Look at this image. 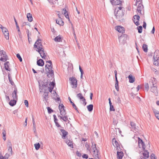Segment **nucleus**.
<instances>
[{
  "label": "nucleus",
  "instance_id": "1",
  "mask_svg": "<svg viewBox=\"0 0 159 159\" xmlns=\"http://www.w3.org/2000/svg\"><path fill=\"white\" fill-rule=\"evenodd\" d=\"M156 79L153 78L149 82L150 91L153 93L155 96H158V89Z\"/></svg>",
  "mask_w": 159,
  "mask_h": 159
},
{
  "label": "nucleus",
  "instance_id": "2",
  "mask_svg": "<svg viewBox=\"0 0 159 159\" xmlns=\"http://www.w3.org/2000/svg\"><path fill=\"white\" fill-rule=\"evenodd\" d=\"M46 63H48L49 64H46L45 66L46 73L47 74L48 78L52 77L54 75V71L52 70V64L51 61H46Z\"/></svg>",
  "mask_w": 159,
  "mask_h": 159
},
{
  "label": "nucleus",
  "instance_id": "3",
  "mask_svg": "<svg viewBox=\"0 0 159 159\" xmlns=\"http://www.w3.org/2000/svg\"><path fill=\"white\" fill-rule=\"evenodd\" d=\"M124 10H117L116 8L115 10V13L116 14V18L117 19H120L122 18L124 15Z\"/></svg>",
  "mask_w": 159,
  "mask_h": 159
},
{
  "label": "nucleus",
  "instance_id": "4",
  "mask_svg": "<svg viewBox=\"0 0 159 159\" xmlns=\"http://www.w3.org/2000/svg\"><path fill=\"white\" fill-rule=\"evenodd\" d=\"M69 80L70 81L72 88L75 89L77 86V80L74 77H72L69 78Z\"/></svg>",
  "mask_w": 159,
  "mask_h": 159
},
{
  "label": "nucleus",
  "instance_id": "5",
  "mask_svg": "<svg viewBox=\"0 0 159 159\" xmlns=\"http://www.w3.org/2000/svg\"><path fill=\"white\" fill-rule=\"evenodd\" d=\"M7 56L6 52L3 50L0 51V60L3 61H5L7 60Z\"/></svg>",
  "mask_w": 159,
  "mask_h": 159
},
{
  "label": "nucleus",
  "instance_id": "6",
  "mask_svg": "<svg viewBox=\"0 0 159 159\" xmlns=\"http://www.w3.org/2000/svg\"><path fill=\"white\" fill-rule=\"evenodd\" d=\"M34 48H36L37 49V50L40 49V48H43L42 43H41V40L40 39H38L34 45Z\"/></svg>",
  "mask_w": 159,
  "mask_h": 159
},
{
  "label": "nucleus",
  "instance_id": "7",
  "mask_svg": "<svg viewBox=\"0 0 159 159\" xmlns=\"http://www.w3.org/2000/svg\"><path fill=\"white\" fill-rule=\"evenodd\" d=\"M40 48V49L38 50H36V51L40 54V56L42 58L44 59L47 57V53L44 51L43 48Z\"/></svg>",
  "mask_w": 159,
  "mask_h": 159
},
{
  "label": "nucleus",
  "instance_id": "8",
  "mask_svg": "<svg viewBox=\"0 0 159 159\" xmlns=\"http://www.w3.org/2000/svg\"><path fill=\"white\" fill-rule=\"evenodd\" d=\"M60 111V114L62 116H65L66 114V112L64 109V107L62 104H60L58 107Z\"/></svg>",
  "mask_w": 159,
  "mask_h": 159
},
{
  "label": "nucleus",
  "instance_id": "9",
  "mask_svg": "<svg viewBox=\"0 0 159 159\" xmlns=\"http://www.w3.org/2000/svg\"><path fill=\"white\" fill-rule=\"evenodd\" d=\"M143 156H141L140 158V159H147L149 157V152H148L147 150L145 149H143Z\"/></svg>",
  "mask_w": 159,
  "mask_h": 159
},
{
  "label": "nucleus",
  "instance_id": "10",
  "mask_svg": "<svg viewBox=\"0 0 159 159\" xmlns=\"http://www.w3.org/2000/svg\"><path fill=\"white\" fill-rule=\"evenodd\" d=\"M112 142L113 146L116 148V149L119 150L120 149L119 143L117 141L115 138H113L112 140Z\"/></svg>",
  "mask_w": 159,
  "mask_h": 159
},
{
  "label": "nucleus",
  "instance_id": "11",
  "mask_svg": "<svg viewBox=\"0 0 159 159\" xmlns=\"http://www.w3.org/2000/svg\"><path fill=\"white\" fill-rule=\"evenodd\" d=\"M138 142L139 148H142L143 149H145V145L143 140L140 138L138 137Z\"/></svg>",
  "mask_w": 159,
  "mask_h": 159
},
{
  "label": "nucleus",
  "instance_id": "12",
  "mask_svg": "<svg viewBox=\"0 0 159 159\" xmlns=\"http://www.w3.org/2000/svg\"><path fill=\"white\" fill-rule=\"evenodd\" d=\"M2 31L4 34L5 38L7 40H8L9 39V34L8 31L7 29L5 27L3 28L2 30Z\"/></svg>",
  "mask_w": 159,
  "mask_h": 159
},
{
  "label": "nucleus",
  "instance_id": "13",
  "mask_svg": "<svg viewBox=\"0 0 159 159\" xmlns=\"http://www.w3.org/2000/svg\"><path fill=\"white\" fill-rule=\"evenodd\" d=\"M134 19V22L135 24L137 25L138 26L139 25V21L140 18V16L139 15H135L133 16Z\"/></svg>",
  "mask_w": 159,
  "mask_h": 159
},
{
  "label": "nucleus",
  "instance_id": "14",
  "mask_svg": "<svg viewBox=\"0 0 159 159\" xmlns=\"http://www.w3.org/2000/svg\"><path fill=\"white\" fill-rule=\"evenodd\" d=\"M15 88H14V90L12 93V95L13 99L17 100L18 98L17 95V90L15 85Z\"/></svg>",
  "mask_w": 159,
  "mask_h": 159
},
{
  "label": "nucleus",
  "instance_id": "15",
  "mask_svg": "<svg viewBox=\"0 0 159 159\" xmlns=\"http://www.w3.org/2000/svg\"><path fill=\"white\" fill-rule=\"evenodd\" d=\"M116 29L119 32L123 34L125 32L124 28L121 26H118L116 27Z\"/></svg>",
  "mask_w": 159,
  "mask_h": 159
},
{
  "label": "nucleus",
  "instance_id": "16",
  "mask_svg": "<svg viewBox=\"0 0 159 159\" xmlns=\"http://www.w3.org/2000/svg\"><path fill=\"white\" fill-rule=\"evenodd\" d=\"M94 157L95 159H100L99 158V151L97 150L93 151Z\"/></svg>",
  "mask_w": 159,
  "mask_h": 159
},
{
  "label": "nucleus",
  "instance_id": "17",
  "mask_svg": "<svg viewBox=\"0 0 159 159\" xmlns=\"http://www.w3.org/2000/svg\"><path fill=\"white\" fill-rule=\"evenodd\" d=\"M111 4L114 5H119L121 3L120 0H110Z\"/></svg>",
  "mask_w": 159,
  "mask_h": 159
},
{
  "label": "nucleus",
  "instance_id": "18",
  "mask_svg": "<svg viewBox=\"0 0 159 159\" xmlns=\"http://www.w3.org/2000/svg\"><path fill=\"white\" fill-rule=\"evenodd\" d=\"M153 59H159V50H156L154 52L153 57Z\"/></svg>",
  "mask_w": 159,
  "mask_h": 159
},
{
  "label": "nucleus",
  "instance_id": "19",
  "mask_svg": "<svg viewBox=\"0 0 159 159\" xmlns=\"http://www.w3.org/2000/svg\"><path fill=\"white\" fill-rule=\"evenodd\" d=\"M58 118H60V119L64 121L65 122H66L68 120V117L67 116H61L60 115L58 116Z\"/></svg>",
  "mask_w": 159,
  "mask_h": 159
},
{
  "label": "nucleus",
  "instance_id": "20",
  "mask_svg": "<svg viewBox=\"0 0 159 159\" xmlns=\"http://www.w3.org/2000/svg\"><path fill=\"white\" fill-rule=\"evenodd\" d=\"M68 100H69L70 102L72 104V107L74 108L76 111L78 113H79V111L78 110V109L77 107L75 105V104L71 101V99L70 97H68Z\"/></svg>",
  "mask_w": 159,
  "mask_h": 159
},
{
  "label": "nucleus",
  "instance_id": "21",
  "mask_svg": "<svg viewBox=\"0 0 159 159\" xmlns=\"http://www.w3.org/2000/svg\"><path fill=\"white\" fill-rule=\"evenodd\" d=\"M37 65L39 66H43L44 64V61L42 59H40L37 60Z\"/></svg>",
  "mask_w": 159,
  "mask_h": 159
},
{
  "label": "nucleus",
  "instance_id": "22",
  "mask_svg": "<svg viewBox=\"0 0 159 159\" xmlns=\"http://www.w3.org/2000/svg\"><path fill=\"white\" fill-rule=\"evenodd\" d=\"M117 157L118 159H122L123 156V153L122 152L117 151Z\"/></svg>",
  "mask_w": 159,
  "mask_h": 159
},
{
  "label": "nucleus",
  "instance_id": "23",
  "mask_svg": "<svg viewBox=\"0 0 159 159\" xmlns=\"http://www.w3.org/2000/svg\"><path fill=\"white\" fill-rule=\"evenodd\" d=\"M65 142L68 144V145L72 148H73L72 141L67 139L65 140Z\"/></svg>",
  "mask_w": 159,
  "mask_h": 159
},
{
  "label": "nucleus",
  "instance_id": "24",
  "mask_svg": "<svg viewBox=\"0 0 159 159\" xmlns=\"http://www.w3.org/2000/svg\"><path fill=\"white\" fill-rule=\"evenodd\" d=\"M129 80V82L130 83H133L135 81V78L132 75H130L128 77Z\"/></svg>",
  "mask_w": 159,
  "mask_h": 159
},
{
  "label": "nucleus",
  "instance_id": "25",
  "mask_svg": "<svg viewBox=\"0 0 159 159\" xmlns=\"http://www.w3.org/2000/svg\"><path fill=\"white\" fill-rule=\"evenodd\" d=\"M60 131L62 133V138L64 139L67 135L68 134V132L63 129H61Z\"/></svg>",
  "mask_w": 159,
  "mask_h": 159
},
{
  "label": "nucleus",
  "instance_id": "26",
  "mask_svg": "<svg viewBox=\"0 0 159 159\" xmlns=\"http://www.w3.org/2000/svg\"><path fill=\"white\" fill-rule=\"evenodd\" d=\"M27 17L28 18V20L30 22H31L33 21V17L32 15L30 13H28L27 14Z\"/></svg>",
  "mask_w": 159,
  "mask_h": 159
},
{
  "label": "nucleus",
  "instance_id": "27",
  "mask_svg": "<svg viewBox=\"0 0 159 159\" xmlns=\"http://www.w3.org/2000/svg\"><path fill=\"white\" fill-rule=\"evenodd\" d=\"M9 63L8 61H6L4 65L5 70H7L10 71L11 69L9 68Z\"/></svg>",
  "mask_w": 159,
  "mask_h": 159
},
{
  "label": "nucleus",
  "instance_id": "28",
  "mask_svg": "<svg viewBox=\"0 0 159 159\" xmlns=\"http://www.w3.org/2000/svg\"><path fill=\"white\" fill-rule=\"evenodd\" d=\"M17 100L14 99L11 100L10 102H9V105L11 106H13L16 104Z\"/></svg>",
  "mask_w": 159,
  "mask_h": 159
},
{
  "label": "nucleus",
  "instance_id": "29",
  "mask_svg": "<svg viewBox=\"0 0 159 159\" xmlns=\"http://www.w3.org/2000/svg\"><path fill=\"white\" fill-rule=\"evenodd\" d=\"M118 39L119 42L123 44H124L126 41V40H124V39L121 35L119 37Z\"/></svg>",
  "mask_w": 159,
  "mask_h": 159
},
{
  "label": "nucleus",
  "instance_id": "30",
  "mask_svg": "<svg viewBox=\"0 0 159 159\" xmlns=\"http://www.w3.org/2000/svg\"><path fill=\"white\" fill-rule=\"evenodd\" d=\"M130 125L131 126V128L132 129L136 131V129H137L135 123L133 122H130Z\"/></svg>",
  "mask_w": 159,
  "mask_h": 159
},
{
  "label": "nucleus",
  "instance_id": "31",
  "mask_svg": "<svg viewBox=\"0 0 159 159\" xmlns=\"http://www.w3.org/2000/svg\"><path fill=\"white\" fill-rule=\"evenodd\" d=\"M54 40L56 42H61V38L60 35L57 36L54 39Z\"/></svg>",
  "mask_w": 159,
  "mask_h": 159
},
{
  "label": "nucleus",
  "instance_id": "32",
  "mask_svg": "<svg viewBox=\"0 0 159 159\" xmlns=\"http://www.w3.org/2000/svg\"><path fill=\"white\" fill-rule=\"evenodd\" d=\"M56 22L57 24L59 25H60L62 26L64 25V24L63 21L61 19L58 20H56Z\"/></svg>",
  "mask_w": 159,
  "mask_h": 159
},
{
  "label": "nucleus",
  "instance_id": "33",
  "mask_svg": "<svg viewBox=\"0 0 159 159\" xmlns=\"http://www.w3.org/2000/svg\"><path fill=\"white\" fill-rule=\"evenodd\" d=\"M143 8V6L142 3H139L138 6L137 7V10H142Z\"/></svg>",
  "mask_w": 159,
  "mask_h": 159
},
{
  "label": "nucleus",
  "instance_id": "34",
  "mask_svg": "<svg viewBox=\"0 0 159 159\" xmlns=\"http://www.w3.org/2000/svg\"><path fill=\"white\" fill-rule=\"evenodd\" d=\"M142 48L143 51L146 52L148 51V46L146 44H143L142 45Z\"/></svg>",
  "mask_w": 159,
  "mask_h": 159
},
{
  "label": "nucleus",
  "instance_id": "35",
  "mask_svg": "<svg viewBox=\"0 0 159 159\" xmlns=\"http://www.w3.org/2000/svg\"><path fill=\"white\" fill-rule=\"evenodd\" d=\"M87 108L89 112H91L93 108V104H90L87 106Z\"/></svg>",
  "mask_w": 159,
  "mask_h": 159
},
{
  "label": "nucleus",
  "instance_id": "36",
  "mask_svg": "<svg viewBox=\"0 0 159 159\" xmlns=\"http://www.w3.org/2000/svg\"><path fill=\"white\" fill-rule=\"evenodd\" d=\"M116 83L115 84V87L117 91H119V85H118V80L117 79H115Z\"/></svg>",
  "mask_w": 159,
  "mask_h": 159
},
{
  "label": "nucleus",
  "instance_id": "37",
  "mask_svg": "<svg viewBox=\"0 0 159 159\" xmlns=\"http://www.w3.org/2000/svg\"><path fill=\"white\" fill-rule=\"evenodd\" d=\"M3 138L4 141L6 140V132L5 129H3L2 133Z\"/></svg>",
  "mask_w": 159,
  "mask_h": 159
},
{
  "label": "nucleus",
  "instance_id": "38",
  "mask_svg": "<svg viewBox=\"0 0 159 159\" xmlns=\"http://www.w3.org/2000/svg\"><path fill=\"white\" fill-rule=\"evenodd\" d=\"M8 79L9 81V82H10L11 84L12 85H14V83L13 81H12L11 78L10 77V74L9 73H8Z\"/></svg>",
  "mask_w": 159,
  "mask_h": 159
},
{
  "label": "nucleus",
  "instance_id": "39",
  "mask_svg": "<svg viewBox=\"0 0 159 159\" xmlns=\"http://www.w3.org/2000/svg\"><path fill=\"white\" fill-rule=\"evenodd\" d=\"M153 64L155 65L158 66L159 65V59H153Z\"/></svg>",
  "mask_w": 159,
  "mask_h": 159
},
{
  "label": "nucleus",
  "instance_id": "40",
  "mask_svg": "<svg viewBox=\"0 0 159 159\" xmlns=\"http://www.w3.org/2000/svg\"><path fill=\"white\" fill-rule=\"evenodd\" d=\"M34 147H35V149L36 150H38L40 148V145L39 143H38L34 144Z\"/></svg>",
  "mask_w": 159,
  "mask_h": 159
},
{
  "label": "nucleus",
  "instance_id": "41",
  "mask_svg": "<svg viewBox=\"0 0 159 159\" xmlns=\"http://www.w3.org/2000/svg\"><path fill=\"white\" fill-rule=\"evenodd\" d=\"M149 84L148 83H146L145 84V90L148 91L149 89Z\"/></svg>",
  "mask_w": 159,
  "mask_h": 159
},
{
  "label": "nucleus",
  "instance_id": "42",
  "mask_svg": "<svg viewBox=\"0 0 159 159\" xmlns=\"http://www.w3.org/2000/svg\"><path fill=\"white\" fill-rule=\"evenodd\" d=\"M138 33H141L142 32V30L143 29V27L142 26H140L137 27Z\"/></svg>",
  "mask_w": 159,
  "mask_h": 159
},
{
  "label": "nucleus",
  "instance_id": "43",
  "mask_svg": "<svg viewBox=\"0 0 159 159\" xmlns=\"http://www.w3.org/2000/svg\"><path fill=\"white\" fill-rule=\"evenodd\" d=\"M10 156L9 154H8L7 153H6L4 157H3L2 156H1L2 159H8L9 157Z\"/></svg>",
  "mask_w": 159,
  "mask_h": 159
},
{
  "label": "nucleus",
  "instance_id": "44",
  "mask_svg": "<svg viewBox=\"0 0 159 159\" xmlns=\"http://www.w3.org/2000/svg\"><path fill=\"white\" fill-rule=\"evenodd\" d=\"M77 97L79 98L80 100H82L84 98V97L82 96V94L81 93H79L77 94Z\"/></svg>",
  "mask_w": 159,
  "mask_h": 159
},
{
  "label": "nucleus",
  "instance_id": "45",
  "mask_svg": "<svg viewBox=\"0 0 159 159\" xmlns=\"http://www.w3.org/2000/svg\"><path fill=\"white\" fill-rule=\"evenodd\" d=\"M16 57L19 59L20 62H21L22 61V59L19 53H18L16 54Z\"/></svg>",
  "mask_w": 159,
  "mask_h": 159
},
{
  "label": "nucleus",
  "instance_id": "46",
  "mask_svg": "<svg viewBox=\"0 0 159 159\" xmlns=\"http://www.w3.org/2000/svg\"><path fill=\"white\" fill-rule=\"evenodd\" d=\"M153 111L155 116L159 114V111L155 109H153Z\"/></svg>",
  "mask_w": 159,
  "mask_h": 159
},
{
  "label": "nucleus",
  "instance_id": "47",
  "mask_svg": "<svg viewBox=\"0 0 159 159\" xmlns=\"http://www.w3.org/2000/svg\"><path fill=\"white\" fill-rule=\"evenodd\" d=\"M48 93H45L44 94V98L45 99V100L46 101V100H47L48 99Z\"/></svg>",
  "mask_w": 159,
  "mask_h": 159
},
{
  "label": "nucleus",
  "instance_id": "48",
  "mask_svg": "<svg viewBox=\"0 0 159 159\" xmlns=\"http://www.w3.org/2000/svg\"><path fill=\"white\" fill-rule=\"evenodd\" d=\"M47 108L48 113L50 114L53 111V110L50 107H47Z\"/></svg>",
  "mask_w": 159,
  "mask_h": 159
},
{
  "label": "nucleus",
  "instance_id": "49",
  "mask_svg": "<svg viewBox=\"0 0 159 159\" xmlns=\"http://www.w3.org/2000/svg\"><path fill=\"white\" fill-rule=\"evenodd\" d=\"M92 147L93 150V151L95 150H97V149L96 148V144H93V143H92Z\"/></svg>",
  "mask_w": 159,
  "mask_h": 159
},
{
  "label": "nucleus",
  "instance_id": "50",
  "mask_svg": "<svg viewBox=\"0 0 159 159\" xmlns=\"http://www.w3.org/2000/svg\"><path fill=\"white\" fill-rule=\"evenodd\" d=\"M110 111H115V109L114 108L112 104L110 105Z\"/></svg>",
  "mask_w": 159,
  "mask_h": 159
},
{
  "label": "nucleus",
  "instance_id": "51",
  "mask_svg": "<svg viewBox=\"0 0 159 159\" xmlns=\"http://www.w3.org/2000/svg\"><path fill=\"white\" fill-rule=\"evenodd\" d=\"M7 146L9 147V148L12 147V144L10 140L8 141Z\"/></svg>",
  "mask_w": 159,
  "mask_h": 159
},
{
  "label": "nucleus",
  "instance_id": "52",
  "mask_svg": "<svg viewBox=\"0 0 159 159\" xmlns=\"http://www.w3.org/2000/svg\"><path fill=\"white\" fill-rule=\"evenodd\" d=\"M61 10L62 13L64 15L67 13V11L66 9L63 8Z\"/></svg>",
  "mask_w": 159,
  "mask_h": 159
},
{
  "label": "nucleus",
  "instance_id": "53",
  "mask_svg": "<svg viewBox=\"0 0 159 159\" xmlns=\"http://www.w3.org/2000/svg\"><path fill=\"white\" fill-rule=\"evenodd\" d=\"M123 37L124 39V40H127V35L125 34H123L121 35Z\"/></svg>",
  "mask_w": 159,
  "mask_h": 159
},
{
  "label": "nucleus",
  "instance_id": "54",
  "mask_svg": "<svg viewBox=\"0 0 159 159\" xmlns=\"http://www.w3.org/2000/svg\"><path fill=\"white\" fill-rule=\"evenodd\" d=\"M50 85L52 86V87L54 88L55 85V83L54 82L52 81L50 83Z\"/></svg>",
  "mask_w": 159,
  "mask_h": 159
},
{
  "label": "nucleus",
  "instance_id": "55",
  "mask_svg": "<svg viewBox=\"0 0 159 159\" xmlns=\"http://www.w3.org/2000/svg\"><path fill=\"white\" fill-rule=\"evenodd\" d=\"M24 103H25V105L26 106V107H28V105H29L28 101L27 100H25Z\"/></svg>",
  "mask_w": 159,
  "mask_h": 159
},
{
  "label": "nucleus",
  "instance_id": "56",
  "mask_svg": "<svg viewBox=\"0 0 159 159\" xmlns=\"http://www.w3.org/2000/svg\"><path fill=\"white\" fill-rule=\"evenodd\" d=\"M53 117L54 118V122H57L58 120L57 118L56 115L55 114L53 115Z\"/></svg>",
  "mask_w": 159,
  "mask_h": 159
},
{
  "label": "nucleus",
  "instance_id": "57",
  "mask_svg": "<svg viewBox=\"0 0 159 159\" xmlns=\"http://www.w3.org/2000/svg\"><path fill=\"white\" fill-rule=\"evenodd\" d=\"M142 3V0H136V5H137L138 3Z\"/></svg>",
  "mask_w": 159,
  "mask_h": 159
},
{
  "label": "nucleus",
  "instance_id": "58",
  "mask_svg": "<svg viewBox=\"0 0 159 159\" xmlns=\"http://www.w3.org/2000/svg\"><path fill=\"white\" fill-rule=\"evenodd\" d=\"M8 152H10L11 155H12V147H10L9 148L8 150Z\"/></svg>",
  "mask_w": 159,
  "mask_h": 159
},
{
  "label": "nucleus",
  "instance_id": "59",
  "mask_svg": "<svg viewBox=\"0 0 159 159\" xmlns=\"http://www.w3.org/2000/svg\"><path fill=\"white\" fill-rule=\"evenodd\" d=\"M82 157L83 158L87 159L88 158V156L87 154H84V155L82 156Z\"/></svg>",
  "mask_w": 159,
  "mask_h": 159
},
{
  "label": "nucleus",
  "instance_id": "60",
  "mask_svg": "<svg viewBox=\"0 0 159 159\" xmlns=\"http://www.w3.org/2000/svg\"><path fill=\"white\" fill-rule=\"evenodd\" d=\"M56 124V126L58 127H61V126L57 122H55Z\"/></svg>",
  "mask_w": 159,
  "mask_h": 159
},
{
  "label": "nucleus",
  "instance_id": "61",
  "mask_svg": "<svg viewBox=\"0 0 159 159\" xmlns=\"http://www.w3.org/2000/svg\"><path fill=\"white\" fill-rule=\"evenodd\" d=\"M79 70H80V72H81V73H82V74H84L83 70L81 68V67L80 66H79Z\"/></svg>",
  "mask_w": 159,
  "mask_h": 159
},
{
  "label": "nucleus",
  "instance_id": "62",
  "mask_svg": "<svg viewBox=\"0 0 159 159\" xmlns=\"http://www.w3.org/2000/svg\"><path fill=\"white\" fill-rule=\"evenodd\" d=\"M64 15L66 18H68V19L69 20H70L68 13H66V14Z\"/></svg>",
  "mask_w": 159,
  "mask_h": 159
},
{
  "label": "nucleus",
  "instance_id": "63",
  "mask_svg": "<svg viewBox=\"0 0 159 159\" xmlns=\"http://www.w3.org/2000/svg\"><path fill=\"white\" fill-rule=\"evenodd\" d=\"M76 154L78 156L80 157L81 156V153H80V152H79L78 151H77L76 152Z\"/></svg>",
  "mask_w": 159,
  "mask_h": 159
},
{
  "label": "nucleus",
  "instance_id": "64",
  "mask_svg": "<svg viewBox=\"0 0 159 159\" xmlns=\"http://www.w3.org/2000/svg\"><path fill=\"white\" fill-rule=\"evenodd\" d=\"M146 26V23L145 22L143 21V27L145 29Z\"/></svg>",
  "mask_w": 159,
  "mask_h": 159
}]
</instances>
